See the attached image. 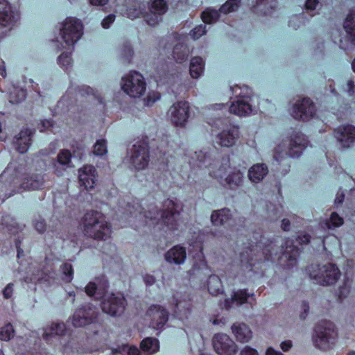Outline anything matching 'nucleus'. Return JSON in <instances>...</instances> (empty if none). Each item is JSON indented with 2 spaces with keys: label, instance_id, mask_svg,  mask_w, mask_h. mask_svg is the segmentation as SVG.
Wrapping results in <instances>:
<instances>
[{
  "label": "nucleus",
  "instance_id": "obj_51",
  "mask_svg": "<svg viewBox=\"0 0 355 355\" xmlns=\"http://www.w3.org/2000/svg\"><path fill=\"white\" fill-rule=\"evenodd\" d=\"M344 91L348 94L349 96L355 95V83L352 79L347 80L346 85L343 88Z\"/></svg>",
  "mask_w": 355,
  "mask_h": 355
},
{
  "label": "nucleus",
  "instance_id": "obj_24",
  "mask_svg": "<svg viewBox=\"0 0 355 355\" xmlns=\"http://www.w3.org/2000/svg\"><path fill=\"white\" fill-rule=\"evenodd\" d=\"M33 132L29 129L22 130L15 137V146L17 151L20 153H26L31 144Z\"/></svg>",
  "mask_w": 355,
  "mask_h": 355
},
{
  "label": "nucleus",
  "instance_id": "obj_2",
  "mask_svg": "<svg viewBox=\"0 0 355 355\" xmlns=\"http://www.w3.org/2000/svg\"><path fill=\"white\" fill-rule=\"evenodd\" d=\"M256 241H251L249 245L246 247L247 250L240 254L241 257V268L243 270L251 271L252 266H254V260L261 261L262 257L259 254L264 255V260H269L272 249V242L266 241V239L261 235L255 236Z\"/></svg>",
  "mask_w": 355,
  "mask_h": 355
},
{
  "label": "nucleus",
  "instance_id": "obj_47",
  "mask_svg": "<svg viewBox=\"0 0 355 355\" xmlns=\"http://www.w3.org/2000/svg\"><path fill=\"white\" fill-rule=\"evenodd\" d=\"M343 223V218L340 217L337 213L333 212L331 214L329 222H326L325 225L328 229H330L331 226L339 227Z\"/></svg>",
  "mask_w": 355,
  "mask_h": 355
},
{
  "label": "nucleus",
  "instance_id": "obj_8",
  "mask_svg": "<svg viewBox=\"0 0 355 355\" xmlns=\"http://www.w3.org/2000/svg\"><path fill=\"white\" fill-rule=\"evenodd\" d=\"M121 88L130 97L139 98L145 94L146 83L142 74L131 71L122 78Z\"/></svg>",
  "mask_w": 355,
  "mask_h": 355
},
{
  "label": "nucleus",
  "instance_id": "obj_19",
  "mask_svg": "<svg viewBox=\"0 0 355 355\" xmlns=\"http://www.w3.org/2000/svg\"><path fill=\"white\" fill-rule=\"evenodd\" d=\"M337 140L344 148L349 147L355 141V128L352 125H345L336 128L334 131Z\"/></svg>",
  "mask_w": 355,
  "mask_h": 355
},
{
  "label": "nucleus",
  "instance_id": "obj_58",
  "mask_svg": "<svg viewBox=\"0 0 355 355\" xmlns=\"http://www.w3.org/2000/svg\"><path fill=\"white\" fill-rule=\"evenodd\" d=\"M240 355H259V353L255 349L247 345L241 349Z\"/></svg>",
  "mask_w": 355,
  "mask_h": 355
},
{
  "label": "nucleus",
  "instance_id": "obj_30",
  "mask_svg": "<svg viewBox=\"0 0 355 355\" xmlns=\"http://www.w3.org/2000/svg\"><path fill=\"white\" fill-rule=\"evenodd\" d=\"M248 297L249 295L247 294L245 290L237 291L236 292L234 293L230 300L225 299L224 307L228 309L231 308L234 304L237 306L241 305L247 302Z\"/></svg>",
  "mask_w": 355,
  "mask_h": 355
},
{
  "label": "nucleus",
  "instance_id": "obj_5",
  "mask_svg": "<svg viewBox=\"0 0 355 355\" xmlns=\"http://www.w3.org/2000/svg\"><path fill=\"white\" fill-rule=\"evenodd\" d=\"M336 337L334 324L325 320L316 325L313 339L316 347L327 350L335 344Z\"/></svg>",
  "mask_w": 355,
  "mask_h": 355
},
{
  "label": "nucleus",
  "instance_id": "obj_6",
  "mask_svg": "<svg viewBox=\"0 0 355 355\" xmlns=\"http://www.w3.org/2000/svg\"><path fill=\"white\" fill-rule=\"evenodd\" d=\"M211 128L223 129L216 137V142L223 147L232 146L239 136V128L232 125L227 119H217L209 122Z\"/></svg>",
  "mask_w": 355,
  "mask_h": 355
},
{
  "label": "nucleus",
  "instance_id": "obj_53",
  "mask_svg": "<svg viewBox=\"0 0 355 355\" xmlns=\"http://www.w3.org/2000/svg\"><path fill=\"white\" fill-rule=\"evenodd\" d=\"M168 10V6L164 0H157V15H162Z\"/></svg>",
  "mask_w": 355,
  "mask_h": 355
},
{
  "label": "nucleus",
  "instance_id": "obj_57",
  "mask_svg": "<svg viewBox=\"0 0 355 355\" xmlns=\"http://www.w3.org/2000/svg\"><path fill=\"white\" fill-rule=\"evenodd\" d=\"M175 111H185L190 109L189 103L186 101H180L173 105Z\"/></svg>",
  "mask_w": 355,
  "mask_h": 355
},
{
  "label": "nucleus",
  "instance_id": "obj_3",
  "mask_svg": "<svg viewBox=\"0 0 355 355\" xmlns=\"http://www.w3.org/2000/svg\"><path fill=\"white\" fill-rule=\"evenodd\" d=\"M82 225L84 234L94 239L105 240L110 236L111 227L100 212L90 211L85 214Z\"/></svg>",
  "mask_w": 355,
  "mask_h": 355
},
{
  "label": "nucleus",
  "instance_id": "obj_11",
  "mask_svg": "<svg viewBox=\"0 0 355 355\" xmlns=\"http://www.w3.org/2000/svg\"><path fill=\"white\" fill-rule=\"evenodd\" d=\"M178 205L172 200L167 199L164 201L163 210L161 212V219L157 222V225H164L168 230H174L178 225L180 212L178 210Z\"/></svg>",
  "mask_w": 355,
  "mask_h": 355
},
{
  "label": "nucleus",
  "instance_id": "obj_63",
  "mask_svg": "<svg viewBox=\"0 0 355 355\" xmlns=\"http://www.w3.org/2000/svg\"><path fill=\"white\" fill-rule=\"evenodd\" d=\"M89 2L94 6H103L107 3L108 0H89Z\"/></svg>",
  "mask_w": 355,
  "mask_h": 355
},
{
  "label": "nucleus",
  "instance_id": "obj_21",
  "mask_svg": "<svg viewBox=\"0 0 355 355\" xmlns=\"http://www.w3.org/2000/svg\"><path fill=\"white\" fill-rule=\"evenodd\" d=\"M44 184L42 175L37 173L31 174L24 177L19 189L22 190H36L40 189Z\"/></svg>",
  "mask_w": 355,
  "mask_h": 355
},
{
  "label": "nucleus",
  "instance_id": "obj_41",
  "mask_svg": "<svg viewBox=\"0 0 355 355\" xmlns=\"http://www.w3.org/2000/svg\"><path fill=\"white\" fill-rule=\"evenodd\" d=\"M188 112H172L171 121L176 126L182 127L187 121Z\"/></svg>",
  "mask_w": 355,
  "mask_h": 355
},
{
  "label": "nucleus",
  "instance_id": "obj_10",
  "mask_svg": "<svg viewBox=\"0 0 355 355\" xmlns=\"http://www.w3.org/2000/svg\"><path fill=\"white\" fill-rule=\"evenodd\" d=\"M62 38L67 45L73 46L83 34V26L78 19L67 17L60 30Z\"/></svg>",
  "mask_w": 355,
  "mask_h": 355
},
{
  "label": "nucleus",
  "instance_id": "obj_7",
  "mask_svg": "<svg viewBox=\"0 0 355 355\" xmlns=\"http://www.w3.org/2000/svg\"><path fill=\"white\" fill-rule=\"evenodd\" d=\"M311 279L320 285L334 284L340 276L338 268L332 263H328L320 267L319 265H311L309 268Z\"/></svg>",
  "mask_w": 355,
  "mask_h": 355
},
{
  "label": "nucleus",
  "instance_id": "obj_46",
  "mask_svg": "<svg viewBox=\"0 0 355 355\" xmlns=\"http://www.w3.org/2000/svg\"><path fill=\"white\" fill-rule=\"evenodd\" d=\"M63 275L62 279L66 282H70L73 279V270L72 266L69 263H64L61 268Z\"/></svg>",
  "mask_w": 355,
  "mask_h": 355
},
{
  "label": "nucleus",
  "instance_id": "obj_23",
  "mask_svg": "<svg viewBox=\"0 0 355 355\" xmlns=\"http://www.w3.org/2000/svg\"><path fill=\"white\" fill-rule=\"evenodd\" d=\"M165 258L171 263L178 265L183 263L187 258L186 250L182 246L175 245L166 253Z\"/></svg>",
  "mask_w": 355,
  "mask_h": 355
},
{
  "label": "nucleus",
  "instance_id": "obj_54",
  "mask_svg": "<svg viewBox=\"0 0 355 355\" xmlns=\"http://www.w3.org/2000/svg\"><path fill=\"white\" fill-rule=\"evenodd\" d=\"M303 22V17L301 15H295L292 17L289 21V26L295 29H297L300 26V24Z\"/></svg>",
  "mask_w": 355,
  "mask_h": 355
},
{
  "label": "nucleus",
  "instance_id": "obj_17",
  "mask_svg": "<svg viewBox=\"0 0 355 355\" xmlns=\"http://www.w3.org/2000/svg\"><path fill=\"white\" fill-rule=\"evenodd\" d=\"M229 107L230 111H252L255 109L251 103V98L248 96H242L234 101L229 106L224 103H216L211 105L209 109L213 110H226Z\"/></svg>",
  "mask_w": 355,
  "mask_h": 355
},
{
  "label": "nucleus",
  "instance_id": "obj_4",
  "mask_svg": "<svg viewBox=\"0 0 355 355\" xmlns=\"http://www.w3.org/2000/svg\"><path fill=\"white\" fill-rule=\"evenodd\" d=\"M189 164L202 170L207 168L211 177L219 180L226 175L227 168H230V159L223 158L219 163L218 161L211 160L206 155V153L200 150L194 153V157L189 160Z\"/></svg>",
  "mask_w": 355,
  "mask_h": 355
},
{
  "label": "nucleus",
  "instance_id": "obj_45",
  "mask_svg": "<svg viewBox=\"0 0 355 355\" xmlns=\"http://www.w3.org/2000/svg\"><path fill=\"white\" fill-rule=\"evenodd\" d=\"M14 336V329L10 324H7L3 327H0V340H9Z\"/></svg>",
  "mask_w": 355,
  "mask_h": 355
},
{
  "label": "nucleus",
  "instance_id": "obj_34",
  "mask_svg": "<svg viewBox=\"0 0 355 355\" xmlns=\"http://www.w3.org/2000/svg\"><path fill=\"white\" fill-rule=\"evenodd\" d=\"M288 261H295L300 254V249L293 244V241L287 239L285 241V249L282 252Z\"/></svg>",
  "mask_w": 355,
  "mask_h": 355
},
{
  "label": "nucleus",
  "instance_id": "obj_14",
  "mask_svg": "<svg viewBox=\"0 0 355 355\" xmlns=\"http://www.w3.org/2000/svg\"><path fill=\"white\" fill-rule=\"evenodd\" d=\"M96 317V309L87 304L76 310L71 321L73 327H82L94 322Z\"/></svg>",
  "mask_w": 355,
  "mask_h": 355
},
{
  "label": "nucleus",
  "instance_id": "obj_15",
  "mask_svg": "<svg viewBox=\"0 0 355 355\" xmlns=\"http://www.w3.org/2000/svg\"><path fill=\"white\" fill-rule=\"evenodd\" d=\"M213 345L219 355H234L237 352L235 343L226 334H218L213 338Z\"/></svg>",
  "mask_w": 355,
  "mask_h": 355
},
{
  "label": "nucleus",
  "instance_id": "obj_32",
  "mask_svg": "<svg viewBox=\"0 0 355 355\" xmlns=\"http://www.w3.org/2000/svg\"><path fill=\"white\" fill-rule=\"evenodd\" d=\"M207 288L212 295L223 293V285L220 279L216 275H209L207 282Z\"/></svg>",
  "mask_w": 355,
  "mask_h": 355
},
{
  "label": "nucleus",
  "instance_id": "obj_44",
  "mask_svg": "<svg viewBox=\"0 0 355 355\" xmlns=\"http://www.w3.org/2000/svg\"><path fill=\"white\" fill-rule=\"evenodd\" d=\"M141 348L146 354H153L155 351L154 340L152 338H146L141 343Z\"/></svg>",
  "mask_w": 355,
  "mask_h": 355
},
{
  "label": "nucleus",
  "instance_id": "obj_26",
  "mask_svg": "<svg viewBox=\"0 0 355 355\" xmlns=\"http://www.w3.org/2000/svg\"><path fill=\"white\" fill-rule=\"evenodd\" d=\"M232 333L236 339L241 343H247L252 338V331L249 327L243 323H236L232 327Z\"/></svg>",
  "mask_w": 355,
  "mask_h": 355
},
{
  "label": "nucleus",
  "instance_id": "obj_48",
  "mask_svg": "<svg viewBox=\"0 0 355 355\" xmlns=\"http://www.w3.org/2000/svg\"><path fill=\"white\" fill-rule=\"evenodd\" d=\"M206 33V26L205 25H199L193 28L190 33L189 35L193 40H198L201 36Z\"/></svg>",
  "mask_w": 355,
  "mask_h": 355
},
{
  "label": "nucleus",
  "instance_id": "obj_36",
  "mask_svg": "<svg viewBox=\"0 0 355 355\" xmlns=\"http://www.w3.org/2000/svg\"><path fill=\"white\" fill-rule=\"evenodd\" d=\"M220 10L208 8L201 14V18L205 23L212 24L218 21L220 17Z\"/></svg>",
  "mask_w": 355,
  "mask_h": 355
},
{
  "label": "nucleus",
  "instance_id": "obj_27",
  "mask_svg": "<svg viewBox=\"0 0 355 355\" xmlns=\"http://www.w3.org/2000/svg\"><path fill=\"white\" fill-rule=\"evenodd\" d=\"M343 27L350 42L355 45V10H352L347 16Z\"/></svg>",
  "mask_w": 355,
  "mask_h": 355
},
{
  "label": "nucleus",
  "instance_id": "obj_55",
  "mask_svg": "<svg viewBox=\"0 0 355 355\" xmlns=\"http://www.w3.org/2000/svg\"><path fill=\"white\" fill-rule=\"evenodd\" d=\"M115 19L116 15L114 14H110L102 20V27L105 29L109 28L111 24L115 21Z\"/></svg>",
  "mask_w": 355,
  "mask_h": 355
},
{
  "label": "nucleus",
  "instance_id": "obj_16",
  "mask_svg": "<svg viewBox=\"0 0 355 355\" xmlns=\"http://www.w3.org/2000/svg\"><path fill=\"white\" fill-rule=\"evenodd\" d=\"M190 245L198 250V252L193 256L195 262L191 270V274L198 276L199 277H201L202 275H209L211 270L205 260L201 241H196L195 242H192Z\"/></svg>",
  "mask_w": 355,
  "mask_h": 355
},
{
  "label": "nucleus",
  "instance_id": "obj_22",
  "mask_svg": "<svg viewBox=\"0 0 355 355\" xmlns=\"http://www.w3.org/2000/svg\"><path fill=\"white\" fill-rule=\"evenodd\" d=\"M78 93L82 96L88 98V101L94 104L101 105L103 106V108L105 109V103L104 98L97 90H95L89 86L82 85L78 87Z\"/></svg>",
  "mask_w": 355,
  "mask_h": 355
},
{
  "label": "nucleus",
  "instance_id": "obj_12",
  "mask_svg": "<svg viewBox=\"0 0 355 355\" xmlns=\"http://www.w3.org/2000/svg\"><path fill=\"white\" fill-rule=\"evenodd\" d=\"M148 10L146 11L144 3H141L138 8L129 6L127 8V15L130 19L143 17L148 25L155 26V0H150Z\"/></svg>",
  "mask_w": 355,
  "mask_h": 355
},
{
  "label": "nucleus",
  "instance_id": "obj_25",
  "mask_svg": "<svg viewBox=\"0 0 355 355\" xmlns=\"http://www.w3.org/2000/svg\"><path fill=\"white\" fill-rule=\"evenodd\" d=\"M71 154L67 150H61L57 157V162L54 164L55 173L58 175H62V171L71 167Z\"/></svg>",
  "mask_w": 355,
  "mask_h": 355
},
{
  "label": "nucleus",
  "instance_id": "obj_28",
  "mask_svg": "<svg viewBox=\"0 0 355 355\" xmlns=\"http://www.w3.org/2000/svg\"><path fill=\"white\" fill-rule=\"evenodd\" d=\"M65 330L66 328L64 323H52L50 326L44 328L42 336L45 340L49 341L52 337L55 336L63 335L65 332Z\"/></svg>",
  "mask_w": 355,
  "mask_h": 355
},
{
  "label": "nucleus",
  "instance_id": "obj_49",
  "mask_svg": "<svg viewBox=\"0 0 355 355\" xmlns=\"http://www.w3.org/2000/svg\"><path fill=\"white\" fill-rule=\"evenodd\" d=\"M12 174V169L10 166H8L6 170L1 174L0 175V182H6L8 181L11 183L13 182L14 184H16L15 180L17 179V177L11 179L10 176Z\"/></svg>",
  "mask_w": 355,
  "mask_h": 355
},
{
  "label": "nucleus",
  "instance_id": "obj_29",
  "mask_svg": "<svg viewBox=\"0 0 355 355\" xmlns=\"http://www.w3.org/2000/svg\"><path fill=\"white\" fill-rule=\"evenodd\" d=\"M268 173V168L264 164H257L248 171L250 180L253 182H258Z\"/></svg>",
  "mask_w": 355,
  "mask_h": 355
},
{
  "label": "nucleus",
  "instance_id": "obj_20",
  "mask_svg": "<svg viewBox=\"0 0 355 355\" xmlns=\"http://www.w3.org/2000/svg\"><path fill=\"white\" fill-rule=\"evenodd\" d=\"M211 220L215 225H224L227 227L236 225L235 219L232 218L230 210L227 209L214 211L211 216Z\"/></svg>",
  "mask_w": 355,
  "mask_h": 355
},
{
  "label": "nucleus",
  "instance_id": "obj_50",
  "mask_svg": "<svg viewBox=\"0 0 355 355\" xmlns=\"http://www.w3.org/2000/svg\"><path fill=\"white\" fill-rule=\"evenodd\" d=\"M119 352L123 354L140 355L139 349L134 346L123 345L119 348Z\"/></svg>",
  "mask_w": 355,
  "mask_h": 355
},
{
  "label": "nucleus",
  "instance_id": "obj_64",
  "mask_svg": "<svg viewBox=\"0 0 355 355\" xmlns=\"http://www.w3.org/2000/svg\"><path fill=\"white\" fill-rule=\"evenodd\" d=\"M292 347V342L291 340H286L281 343V348L283 351L286 352Z\"/></svg>",
  "mask_w": 355,
  "mask_h": 355
},
{
  "label": "nucleus",
  "instance_id": "obj_52",
  "mask_svg": "<svg viewBox=\"0 0 355 355\" xmlns=\"http://www.w3.org/2000/svg\"><path fill=\"white\" fill-rule=\"evenodd\" d=\"M321 4L318 0H306L305 3V8L308 11H315L320 8Z\"/></svg>",
  "mask_w": 355,
  "mask_h": 355
},
{
  "label": "nucleus",
  "instance_id": "obj_13",
  "mask_svg": "<svg viewBox=\"0 0 355 355\" xmlns=\"http://www.w3.org/2000/svg\"><path fill=\"white\" fill-rule=\"evenodd\" d=\"M306 147L307 140L304 135L301 132H297L292 137L290 141V147L284 153L277 151L274 158L277 162H279V158L282 159L284 157H299Z\"/></svg>",
  "mask_w": 355,
  "mask_h": 355
},
{
  "label": "nucleus",
  "instance_id": "obj_18",
  "mask_svg": "<svg viewBox=\"0 0 355 355\" xmlns=\"http://www.w3.org/2000/svg\"><path fill=\"white\" fill-rule=\"evenodd\" d=\"M79 181L86 190H90L94 188L96 183V170L91 166H85L78 171Z\"/></svg>",
  "mask_w": 355,
  "mask_h": 355
},
{
  "label": "nucleus",
  "instance_id": "obj_38",
  "mask_svg": "<svg viewBox=\"0 0 355 355\" xmlns=\"http://www.w3.org/2000/svg\"><path fill=\"white\" fill-rule=\"evenodd\" d=\"M189 55L188 49L182 45L178 44L173 49V57L178 62H182L185 60Z\"/></svg>",
  "mask_w": 355,
  "mask_h": 355
},
{
  "label": "nucleus",
  "instance_id": "obj_35",
  "mask_svg": "<svg viewBox=\"0 0 355 355\" xmlns=\"http://www.w3.org/2000/svg\"><path fill=\"white\" fill-rule=\"evenodd\" d=\"M26 90L19 87H13L9 92V102L11 104H18L24 101L26 98Z\"/></svg>",
  "mask_w": 355,
  "mask_h": 355
},
{
  "label": "nucleus",
  "instance_id": "obj_62",
  "mask_svg": "<svg viewBox=\"0 0 355 355\" xmlns=\"http://www.w3.org/2000/svg\"><path fill=\"white\" fill-rule=\"evenodd\" d=\"M53 125V123L50 120H44L41 122L40 131H44Z\"/></svg>",
  "mask_w": 355,
  "mask_h": 355
},
{
  "label": "nucleus",
  "instance_id": "obj_56",
  "mask_svg": "<svg viewBox=\"0 0 355 355\" xmlns=\"http://www.w3.org/2000/svg\"><path fill=\"white\" fill-rule=\"evenodd\" d=\"M293 116L295 119H298L299 120L305 121L310 116L311 117H313L314 114L315 112H293Z\"/></svg>",
  "mask_w": 355,
  "mask_h": 355
},
{
  "label": "nucleus",
  "instance_id": "obj_40",
  "mask_svg": "<svg viewBox=\"0 0 355 355\" xmlns=\"http://www.w3.org/2000/svg\"><path fill=\"white\" fill-rule=\"evenodd\" d=\"M71 53L63 52L58 58V64L65 71L72 65Z\"/></svg>",
  "mask_w": 355,
  "mask_h": 355
},
{
  "label": "nucleus",
  "instance_id": "obj_37",
  "mask_svg": "<svg viewBox=\"0 0 355 355\" xmlns=\"http://www.w3.org/2000/svg\"><path fill=\"white\" fill-rule=\"evenodd\" d=\"M243 180V174L239 171L229 174L225 179V183L230 187L239 186Z\"/></svg>",
  "mask_w": 355,
  "mask_h": 355
},
{
  "label": "nucleus",
  "instance_id": "obj_42",
  "mask_svg": "<svg viewBox=\"0 0 355 355\" xmlns=\"http://www.w3.org/2000/svg\"><path fill=\"white\" fill-rule=\"evenodd\" d=\"M240 0H228L220 8V12L227 14L234 12L239 7Z\"/></svg>",
  "mask_w": 355,
  "mask_h": 355
},
{
  "label": "nucleus",
  "instance_id": "obj_1",
  "mask_svg": "<svg viewBox=\"0 0 355 355\" xmlns=\"http://www.w3.org/2000/svg\"><path fill=\"white\" fill-rule=\"evenodd\" d=\"M108 287L107 280L104 277H97L89 282L85 288L87 295L96 300L105 297L102 302V309L105 313L112 316L121 315L125 309V299L114 294L106 295Z\"/></svg>",
  "mask_w": 355,
  "mask_h": 355
},
{
  "label": "nucleus",
  "instance_id": "obj_33",
  "mask_svg": "<svg viewBox=\"0 0 355 355\" xmlns=\"http://www.w3.org/2000/svg\"><path fill=\"white\" fill-rule=\"evenodd\" d=\"M204 71V62L201 58L195 57L190 62V73L192 78H199Z\"/></svg>",
  "mask_w": 355,
  "mask_h": 355
},
{
  "label": "nucleus",
  "instance_id": "obj_43",
  "mask_svg": "<svg viewBox=\"0 0 355 355\" xmlns=\"http://www.w3.org/2000/svg\"><path fill=\"white\" fill-rule=\"evenodd\" d=\"M93 153L98 156H103L107 153V141L105 139H98L94 145Z\"/></svg>",
  "mask_w": 355,
  "mask_h": 355
},
{
  "label": "nucleus",
  "instance_id": "obj_61",
  "mask_svg": "<svg viewBox=\"0 0 355 355\" xmlns=\"http://www.w3.org/2000/svg\"><path fill=\"white\" fill-rule=\"evenodd\" d=\"M35 227L40 233L44 232L46 230V224L44 220L42 219L36 220L35 223Z\"/></svg>",
  "mask_w": 355,
  "mask_h": 355
},
{
  "label": "nucleus",
  "instance_id": "obj_60",
  "mask_svg": "<svg viewBox=\"0 0 355 355\" xmlns=\"http://www.w3.org/2000/svg\"><path fill=\"white\" fill-rule=\"evenodd\" d=\"M310 241V236L306 234H301L296 239V242L300 245L307 244Z\"/></svg>",
  "mask_w": 355,
  "mask_h": 355
},
{
  "label": "nucleus",
  "instance_id": "obj_31",
  "mask_svg": "<svg viewBox=\"0 0 355 355\" xmlns=\"http://www.w3.org/2000/svg\"><path fill=\"white\" fill-rule=\"evenodd\" d=\"M292 108L295 111H310L315 105L309 98H297L292 101Z\"/></svg>",
  "mask_w": 355,
  "mask_h": 355
},
{
  "label": "nucleus",
  "instance_id": "obj_39",
  "mask_svg": "<svg viewBox=\"0 0 355 355\" xmlns=\"http://www.w3.org/2000/svg\"><path fill=\"white\" fill-rule=\"evenodd\" d=\"M168 313L166 309L157 306V330L161 329L167 322Z\"/></svg>",
  "mask_w": 355,
  "mask_h": 355
},
{
  "label": "nucleus",
  "instance_id": "obj_59",
  "mask_svg": "<svg viewBox=\"0 0 355 355\" xmlns=\"http://www.w3.org/2000/svg\"><path fill=\"white\" fill-rule=\"evenodd\" d=\"M14 285L12 283L8 284L3 291V297L8 299L12 297L13 293Z\"/></svg>",
  "mask_w": 355,
  "mask_h": 355
},
{
  "label": "nucleus",
  "instance_id": "obj_9",
  "mask_svg": "<svg viewBox=\"0 0 355 355\" xmlns=\"http://www.w3.org/2000/svg\"><path fill=\"white\" fill-rule=\"evenodd\" d=\"M129 162L136 170L144 169L149 162L148 142L144 139L137 141L130 152Z\"/></svg>",
  "mask_w": 355,
  "mask_h": 355
}]
</instances>
